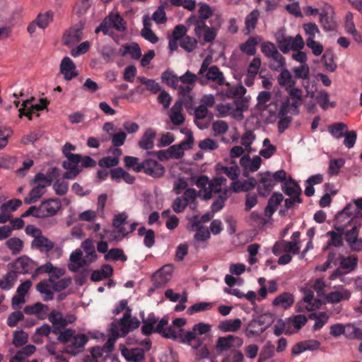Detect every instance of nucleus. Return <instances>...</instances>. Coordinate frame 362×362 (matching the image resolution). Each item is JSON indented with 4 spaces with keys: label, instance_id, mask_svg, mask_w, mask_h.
Returning a JSON list of instances; mask_svg holds the SVG:
<instances>
[{
    "label": "nucleus",
    "instance_id": "obj_29",
    "mask_svg": "<svg viewBox=\"0 0 362 362\" xmlns=\"http://www.w3.org/2000/svg\"><path fill=\"white\" fill-rule=\"evenodd\" d=\"M119 52L122 57L129 54L131 56V58L135 60H138L141 57V48L137 42L122 45L119 49Z\"/></svg>",
    "mask_w": 362,
    "mask_h": 362
},
{
    "label": "nucleus",
    "instance_id": "obj_54",
    "mask_svg": "<svg viewBox=\"0 0 362 362\" xmlns=\"http://www.w3.org/2000/svg\"><path fill=\"white\" fill-rule=\"evenodd\" d=\"M228 197V190L226 189L223 192H222L218 198L212 203L211 209V211L215 213L221 210L224 205L225 202L227 200Z\"/></svg>",
    "mask_w": 362,
    "mask_h": 362
},
{
    "label": "nucleus",
    "instance_id": "obj_7",
    "mask_svg": "<svg viewBox=\"0 0 362 362\" xmlns=\"http://www.w3.org/2000/svg\"><path fill=\"white\" fill-rule=\"evenodd\" d=\"M64 155L66 160L62 163V167L67 171L63 175L64 179L74 180L81 172V168L78 165L81 160V155L66 153Z\"/></svg>",
    "mask_w": 362,
    "mask_h": 362
},
{
    "label": "nucleus",
    "instance_id": "obj_32",
    "mask_svg": "<svg viewBox=\"0 0 362 362\" xmlns=\"http://www.w3.org/2000/svg\"><path fill=\"white\" fill-rule=\"evenodd\" d=\"M282 191L288 197L300 196L302 189L296 181L290 177L288 180L284 181Z\"/></svg>",
    "mask_w": 362,
    "mask_h": 362
},
{
    "label": "nucleus",
    "instance_id": "obj_56",
    "mask_svg": "<svg viewBox=\"0 0 362 362\" xmlns=\"http://www.w3.org/2000/svg\"><path fill=\"white\" fill-rule=\"evenodd\" d=\"M259 325L265 327V330L274 322V315L270 313L258 315L255 318Z\"/></svg>",
    "mask_w": 362,
    "mask_h": 362
},
{
    "label": "nucleus",
    "instance_id": "obj_48",
    "mask_svg": "<svg viewBox=\"0 0 362 362\" xmlns=\"http://www.w3.org/2000/svg\"><path fill=\"white\" fill-rule=\"evenodd\" d=\"M257 44V41L255 37H250L249 39L240 46V49L247 55L252 56L256 53L255 46Z\"/></svg>",
    "mask_w": 362,
    "mask_h": 362
},
{
    "label": "nucleus",
    "instance_id": "obj_58",
    "mask_svg": "<svg viewBox=\"0 0 362 362\" xmlns=\"http://www.w3.org/2000/svg\"><path fill=\"white\" fill-rule=\"evenodd\" d=\"M52 333V327L48 324H43L41 327H37L34 334V340L36 342H39V337H47L49 338V334Z\"/></svg>",
    "mask_w": 362,
    "mask_h": 362
},
{
    "label": "nucleus",
    "instance_id": "obj_19",
    "mask_svg": "<svg viewBox=\"0 0 362 362\" xmlns=\"http://www.w3.org/2000/svg\"><path fill=\"white\" fill-rule=\"evenodd\" d=\"M262 163V158L259 156L251 158L250 156H243L240 160V165L243 168V175L247 177L249 173L257 171Z\"/></svg>",
    "mask_w": 362,
    "mask_h": 362
},
{
    "label": "nucleus",
    "instance_id": "obj_34",
    "mask_svg": "<svg viewBox=\"0 0 362 362\" xmlns=\"http://www.w3.org/2000/svg\"><path fill=\"white\" fill-rule=\"evenodd\" d=\"M128 216L125 212L120 213L115 216L112 225L115 228L117 233L121 234V239L127 236L126 228L124 226L127 223Z\"/></svg>",
    "mask_w": 362,
    "mask_h": 362
},
{
    "label": "nucleus",
    "instance_id": "obj_20",
    "mask_svg": "<svg viewBox=\"0 0 362 362\" xmlns=\"http://www.w3.org/2000/svg\"><path fill=\"white\" fill-rule=\"evenodd\" d=\"M300 249V245H298L295 242L282 240L281 242H276L274 245L272 252L276 256L283 252H286V254L292 253L293 255H297L299 253Z\"/></svg>",
    "mask_w": 362,
    "mask_h": 362
},
{
    "label": "nucleus",
    "instance_id": "obj_23",
    "mask_svg": "<svg viewBox=\"0 0 362 362\" xmlns=\"http://www.w3.org/2000/svg\"><path fill=\"white\" fill-rule=\"evenodd\" d=\"M33 262L27 257H18L15 262L11 264L13 272L16 274H27L33 269Z\"/></svg>",
    "mask_w": 362,
    "mask_h": 362
},
{
    "label": "nucleus",
    "instance_id": "obj_8",
    "mask_svg": "<svg viewBox=\"0 0 362 362\" xmlns=\"http://www.w3.org/2000/svg\"><path fill=\"white\" fill-rule=\"evenodd\" d=\"M339 267L332 272L331 279H336L354 271L358 264V258L354 255L344 257L339 255Z\"/></svg>",
    "mask_w": 362,
    "mask_h": 362
},
{
    "label": "nucleus",
    "instance_id": "obj_18",
    "mask_svg": "<svg viewBox=\"0 0 362 362\" xmlns=\"http://www.w3.org/2000/svg\"><path fill=\"white\" fill-rule=\"evenodd\" d=\"M246 93V88L241 84L238 86H230L226 83V88L225 90V95L228 98H233L235 100L236 109L242 110V102L238 100L241 99Z\"/></svg>",
    "mask_w": 362,
    "mask_h": 362
},
{
    "label": "nucleus",
    "instance_id": "obj_40",
    "mask_svg": "<svg viewBox=\"0 0 362 362\" xmlns=\"http://www.w3.org/2000/svg\"><path fill=\"white\" fill-rule=\"evenodd\" d=\"M351 297V292L348 290L335 291L330 292L327 296V300L328 302L332 303H339L343 300H349Z\"/></svg>",
    "mask_w": 362,
    "mask_h": 362
},
{
    "label": "nucleus",
    "instance_id": "obj_26",
    "mask_svg": "<svg viewBox=\"0 0 362 362\" xmlns=\"http://www.w3.org/2000/svg\"><path fill=\"white\" fill-rule=\"evenodd\" d=\"M171 276V270L168 266L162 267L157 271L153 276V284L156 288H161L164 286L169 281Z\"/></svg>",
    "mask_w": 362,
    "mask_h": 362
},
{
    "label": "nucleus",
    "instance_id": "obj_55",
    "mask_svg": "<svg viewBox=\"0 0 362 362\" xmlns=\"http://www.w3.org/2000/svg\"><path fill=\"white\" fill-rule=\"evenodd\" d=\"M49 282L51 284L52 289L57 292L66 289L71 284L70 278H64L58 281H56L54 279H49Z\"/></svg>",
    "mask_w": 362,
    "mask_h": 362
},
{
    "label": "nucleus",
    "instance_id": "obj_41",
    "mask_svg": "<svg viewBox=\"0 0 362 362\" xmlns=\"http://www.w3.org/2000/svg\"><path fill=\"white\" fill-rule=\"evenodd\" d=\"M278 82L280 86H285L286 89L291 88L296 84V81L288 69H281L278 76Z\"/></svg>",
    "mask_w": 362,
    "mask_h": 362
},
{
    "label": "nucleus",
    "instance_id": "obj_51",
    "mask_svg": "<svg viewBox=\"0 0 362 362\" xmlns=\"http://www.w3.org/2000/svg\"><path fill=\"white\" fill-rule=\"evenodd\" d=\"M36 288L38 292L41 294H45V296L43 297L44 301L51 300L54 298V295L52 291L50 289V286L45 281H41L37 284Z\"/></svg>",
    "mask_w": 362,
    "mask_h": 362
},
{
    "label": "nucleus",
    "instance_id": "obj_6",
    "mask_svg": "<svg viewBox=\"0 0 362 362\" xmlns=\"http://www.w3.org/2000/svg\"><path fill=\"white\" fill-rule=\"evenodd\" d=\"M85 24L86 21L81 20L77 24L66 30L62 38L63 45L72 47L79 42L83 38V30L85 28Z\"/></svg>",
    "mask_w": 362,
    "mask_h": 362
},
{
    "label": "nucleus",
    "instance_id": "obj_28",
    "mask_svg": "<svg viewBox=\"0 0 362 362\" xmlns=\"http://www.w3.org/2000/svg\"><path fill=\"white\" fill-rule=\"evenodd\" d=\"M283 200L284 196L281 193L274 192L269 199L267 205L264 209L265 216L270 218Z\"/></svg>",
    "mask_w": 362,
    "mask_h": 362
},
{
    "label": "nucleus",
    "instance_id": "obj_22",
    "mask_svg": "<svg viewBox=\"0 0 362 362\" xmlns=\"http://www.w3.org/2000/svg\"><path fill=\"white\" fill-rule=\"evenodd\" d=\"M320 342L315 339H308L296 344L291 350L293 355H298L305 351H315L320 349Z\"/></svg>",
    "mask_w": 362,
    "mask_h": 362
},
{
    "label": "nucleus",
    "instance_id": "obj_45",
    "mask_svg": "<svg viewBox=\"0 0 362 362\" xmlns=\"http://www.w3.org/2000/svg\"><path fill=\"white\" fill-rule=\"evenodd\" d=\"M265 331V327L259 325L255 318H253L247 325L246 335L247 337L259 336Z\"/></svg>",
    "mask_w": 362,
    "mask_h": 362
},
{
    "label": "nucleus",
    "instance_id": "obj_53",
    "mask_svg": "<svg viewBox=\"0 0 362 362\" xmlns=\"http://www.w3.org/2000/svg\"><path fill=\"white\" fill-rule=\"evenodd\" d=\"M310 317L315 320V322L313 325V330L315 331L320 329L327 322L329 318L328 315L325 312L320 313L319 315L313 313L310 315Z\"/></svg>",
    "mask_w": 362,
    "mask_h": 362
},
{
    "label": "nucleus",
    "instance_id": "obj_9",
    "mask_svg": "<svg viewBox=\"0 0 362 362\" xmlns=\"http://www.w3.org/2000/svg\"><path fill=\"white\" fill-rule=\"evenodd\" d=\"M346 226V225H339L338 223L334 224L333 227L335 230H329L326 233V236L329 237V239L326 245L323 247V251L329 250L331 247L339 248L344 246Z\"/></svg>",
    "mask_w": 362,
    "mask_h": 362
},
{
    "label": "nucleus",
    "instance_id": "obj_36",
    "mask_svg": "<svg viewBox=\"0 0 362 362\" xmlns=\"http://www.w3.org/2000/svg\"><path fill=\"white\" fill-rule=\"evenodd\" d=\"M156 132L153 129H148L139 141V146L144 150H151L154 146L153 140L156 137Z\"/></svg>",
    "mask_w": 362,
    "mask_h": 362
},
{
    "label": "nucleus",
    "instance_id": "obj_5",
    "mask_svg": "<svg viewBox=\"0 0 362 362\" xmlns=\"http://www.w3.org/2000/svg\"><path fill=\"white\" fill-rule=\"evenodd\" d=\"M276 40L279 49L284 54L288 53L290 50L302 49L305 46V42L300 34L293 37L285 35L284 33H278Z\"/></svg>",
    "mask_w": 362,
    "mask_h": 362
},
{
    "label": "nucleus",
    "instance_id": "obj_14",
    "mask_svg": "<svg viewBox=\"0 0 362 362\" xmlns=\"http://www.w3.org/2000/svg\"><path fill=\"white\" fill-rule=\"evenodd\" d=\"M199 81L202 85L214 82L218 85H223L225 78L220 69H199Z\"/></svg>",
    "mask_w": 362,
    "mask_h": 362
},
{
    "label": "nucleus",
    "instance_id": "obj_59",
    "mask_svg": "<svg viewBox=\"0 0 362 362\" xmlns=\"http://www.w3.org/2000/svg\"><path fill=\"white\" fill-rule=\"evenodd\" d=\"M334 52L331 49H327L325 50L322 57V61L325 68H337V65L334 62Z\"/></svg>",
    "mask_w": 362,
    "mask_h": 362
},
{
    "label": "nucleus",
    "instance_id": "obj_63",
    "mask_svg": "<svg viewBox=\"0 0 362 362\" xmlns=\"http://www.w3.org/2000/svg\"><path fill=\"white\" fill-rule=\"evenodd\" d=\"M152 19L157 24H163L167 21L165 8L163 5L159 6L158 9L153 13L152 16Z\"/></svg>",
    "mask_w": 362,
    "mask_h": 362
},
{
    "label": "nucleus",
    "instance_id": "obj_64",
    "mask_svg": "<svg viewBox=\"0 0 362 362\" xmlns=\"http://www.w3.org/2000/svg\"><path fill=\"white\" fill-rule=\"evenodd\" d=\"M24 319V315L22 312L16 310L11 313L7 318V325L13 327L17 325L18 322L22 321Z\"/></svg>",
    "mask_w": 362,
    "mask_h": 362
},
{
    "label": "nucleus",
    "instance_id": "obj_38",
    "mask_svg": "<svg viewBox=\"0 0 362 362\" xmlns=\"http://www.w3.org/2000/svg\"><path fill=\"white\" fill-rule=\"evenodd\" d=\"M242 325V322L239 318L234 320H226L220 322L218 328L222 332H236Z\"/></svg>",
    "mask_w": 362,
    "mask_h": 362
},
{
    "label": "nucleus",
    "instance_id": "obj_16",
    "mask_svg": "<svg viewBox=\"0 0 362 362\" xmlns=\"http://www.w3.org/2000/svg\"><path fill=\"white\" fill-rule=\"evenodd\" d=\"M60 207L61 204L57 199L43 201L39 206L40 212L36 216L37 218L52 216L57 214Z\"/></svg>",
    "mask_w": 362,
    "mask_h": 362
},
{
    "label": "nucleus",
    "instance_id": "obj_61",
    "mask_svg": "<svg viewBox=\"0 0 362 362\" xmlns=\"http://www.w3.org/2000/svg\"><path fill=\"white\" fill-rule=\"evenodd\" d=\"M180 44L183 49L190 52L197 47V40L194 37L186 35L180 40Z\"/></svg>",
    "mask_w": 362,
    "mask_h": 362
},
{
    "label": "nucleus",
    "instance_id": "obj_30",
    "mask_svg": "<svg viewBox=\"0 0 362 362\" xmlns=\"http://www.w3.org/2000/svg\"><path fill=\"white\" fill-rule=\"evenodd\" d=\"M31 245L33 248L38 249L42 252H48L54 248V243L41 235L34 238Z\"/></svg>",
    "mask_w": 362,
    "mask_h": 362
},
{
    "label": "nucleus",
    "instance_id": "obj_52",
    "mask_svg": "<svg viewBox=\"0 0 362 362\" xmlns=\"http://www.w3.org/2000/svg\"><path fill=\"white\" fill-rule=\"evenodd\" d=\"M53 15L52 11H48L44 14L39 13L35 21L37 26L45 28L53 21Z\"/></svg>",
    "mask_w": 362,
    "mask_h": 362
},
{
    "label": "nucleus",
    "instance_id": "obj_46",
    "mask_svg": "<svg viewBox=\"0 0 362 362\" xmlns=\"http://www.w3.org/2000/svg\"><path fill=\"white\" fill-rule=\"evenodd\" d=\"M346 332L344 336L349 339H362V329L352 324L345 325Z\"/></svg>",
    "mask_w": 362,
    "mask_h": 362
},
{
    "label": "nucleus",
    "instance_id": "obj_10",
    "mask_svg": "<svg viewBox=\"0 0 362 362\" xmlns=\"http://www.w3.org/2000/svg\"><path fill=\"white\" fill-rule=\"evenodd\" d=\"M360 226V223H354L351 228L344 230V240L353 252L362 250V238L359 237Z\"/></svg>",
    "mask_w": 362,
    "mask_h": 362
},
{
    "label": "nucleus",
    "instance_id": "obj_42",
    "mask_svg": "<svg viewBox=\"0 0 362 362\" xmlns=\"http://www.w3.org/2000/svg\"><path fill=\"white\" fill-rule=\"evenodd\" d=\"M125 167L128 169H132L136 173H141L144 170V161L140 163L137 157L126 156L124 158Z\"/></svg>",
    "mask_w": 362,
    "mask_h": 362
},
{
    "label": "nucleus",
    "instance_id": "obj_4",
    "mask_svg": "<svg viewBox=\"0 0 362 362\" xmlns=\"http://www.w3.org/2000/svg\"><path fill=\"white\" fill-rule=\"evenodd\" d=\"M52 182V179L43 173H37L32 181V184L37 185L31 189L28 196L25 198L24 202L27 204L35 203L45 193L46 187L50 186Z\"/></svg>",
    "mask_w": 362,
    "mask_h": 362
},
{
    "label": "nucleus",
    "instance_id": "obj_39",
    "mask_svg": "<svg viewBox=\"0 0 362 362\" xmlns=\"http://www.w3.org/2000/svg\"><path fill=\"white\" fill-rule=\"evenodd\" d=\"M320 23L325 31H333L337 28L333 16H329L328 12L324 10L320 13Z\"/></svg>",
    "mask_w": 362,
    "mask_h": 362
},
{
    "label": "nucleus",
    "instance_id": "obj_37",
    "mask_svg": "<svg viewBox=\"0 0 362 362\" xmlns=\"http://www.w3.org/2000/svg\"><path fill=\"white\" fill-rule=\"evenodd\" d=\"M293 296L290 293L285 292L276 296L272 303L274 306H280L284 309H288L293 304Z\"/></svg>",
    "mask_w": 362,
    "mask_h": 362
},
{
    "label": "nucleus",
    "instance_id": "obj_31",
    "mask_svg": "<svg viewBox=\"0 0 362 362\" xmlns=\"http://www.w3.org/2000/svg\"><path fill=\"white\" fill-rule=\"evenodd\" d=\"M221 18L219 16H216L214 18L210 20L212 25L211 28H206L204 33V40L206 42H211L216 37V30L220 28Z\"/></svg>",
    "mask_w": 362,
    "mask_h": 362
},
{
    "label": "nucleus",
    "instance_id": "obj_27",
    "mask_svg": "<svg viewBox=\"0 0 362 362\" xmlns=\"http://www.w3.org/2000/svg\"><path fill=\"white\" fill-rule=\"evenodd\" d=\"M209 113L208 109L204 105H199L194 110V123L200 129L208 128L209 125V121H204Z\"/></svg>",
    "mask_w": 362,
    "mask_h": 362
},
{
    "label": "nucleus",
    "instance_id": "obj_60",
    "mask_svg": "<svg viewBox=\"0 0 362 362\" xmlns=\"http://www.w3.org/2000/svg\"><path fill=\"white\" fill-rule=\"evenodd\" d=\"M110 16H112V17L111 24L113 28L118 31H124L126 30V23L118 13L116 14L111 13H110Z\"/></svg>",
    "mask_w": 362,
    "mask_h": 362
},
{
    "label": "nucleus",
    "instance_id": "obj_43",
    "mask_svg": "<svg viewBox=\"0 0 362 362\" xmlns=\"http://www.w3.org/2000/svg\"><path fill=\"white\" fill-rule=\"evenodd\" d=\"M182 105L176 103L171 109L170 115L172 122L177 126L182 124L185 121V117L181 113Z\"/></svg>",
    "mask_w": 362,
    "mask_h": 362
},
{
    "label": "nucleus",
    "instance_id": "obj_24",
    "mask_svg": "<svg viewBox=\"0 0 362 362\" xmlns=\"http://www.w3.org/2000/svg\"><path fill=\"white\" fill-rule=\"evenodd\" d=\"M120 351L122 355L128 361L140 362L144 358V350L141 348L128 349L121 345Z\"/></svg>",
    "mask_w": 362,
    "mask_h": 362
},
{
    "label": "nucleus",
    "instance_id": "obj_1",
    "mask_svg": "<svg viewBox=\"0 0 362 362\" xmlns=\"http://www.w3.org/2000/svg\"><path fill=\"white\" fill-rule=\"evenodd\" d=\"M88 340V336L77 333L74 329H66L57 337V341L64 344L63 352L72 356L81 353Z\"/></svg>",
    "mask_w": 362,
    "mask_h": 362
},
{
    "label": "nucleus",
    "instance_id": "obj_15",
    "mask_svg": "<svg viewBox=\"0 0 362 362\" xmlns=\"http://www.w3.org/2000/svg\"><path fill=\"white\" fill-rule=\"evenodd\" d=\"M47 318L52 323V333L59 336L66 329V320L62 313L52 310L47 315Z\"/></svg>",
    "mask_w": 362,
    "mask_h": 362
},
{
    "label": "nucleus",
    "instance_id": "obj_50",
    "mask_svg": "<svg viewBox=\"0 0 362 362\" xmlns=\"http://www.w3.org/2000/svg\"><path fill=\"white\" fill-rule=\"evenodd\" d=\"M233 335L219 337L216 341V349L218 352L228 351L232 348Z\"/></svg>",
    "mask_w": 362,
    "mask_h": 362
},
{
    "label": "nucleus",
    "instance_id": "obj_21",
    "mask_svg": "<svg viewBox=\"0 0 362 362\" xmlns=\"http://www.w3.org/2000/svg\"><path fill=\"white\" fill-rule=\"evenodd\" d=\"M143 325L141 326V333L145 336H149L155 332L154 325L158 322V318L156 317L153 313H151L145 317L144 312L140 313Z\"/></svg>",
    "mask_w": 362,
    "mask_h": 362
},
{
    "label": "nucleus",
    "instance_id": "obj_33",
    "mask_svg": "<svg viewBox=\"0 0 362 362\" xmlns=\"http://www.w3.org/2000/svg\"><path fill=\"white\" fill-rule=\"evenodd\" d=\"M257 186V181L253 177H249L244 181H234L233 182V190L235 192H249Z\"/></svg>",
    "mask_w": 362,
    "mask_h": 362
},
{
    "label": "nucleus",
    "instance_id": "obj_12",
    "mask_svg": "<svg viewBox=\"0 0 362 362\" xmlns=\"http://www.w3.org/2000/svg\"><path fill=\"white\" fill-rule=\"evenodd\" d=\"M355 206L351 204H348L341 211L337 213L335 216L336 221L339 223L342 221V218L344 215L348 218H351L347 223L349 224L353 221L354 218L362 217V198L354 200Z\"/></svg>",
    "mask_w": 362,
    "mask_h": 362
},
{
    "label": "nucleus",
    "instance_id": "obj_62",
    "mask_svg": "<svg viewBox=\"0 0 362 362\" xmlns=\"http://www.w3.org/2000/svg\"><path fill=\"white\" fill-rule=\"evenodd\" d=\"M28 335L23 331H16L13 334V344L15 346L19 347L25 344L28 341Z\"/></svg>",
    "mask_w": 362,
    "mask_h": 362
},
{
    "label": "nucleus",
    "instance_id": "obj_57",
    "mask_svg": "<svg viewBox=\"0 0 362 362\" xmlns=\"http://www.w3.org/2000/svg\"><path fill=\"white\" fill-rule=\"evenodd\" d=\"M6 244L13 255L19 253L23 246V241L18 238H11L6 241Z\"/></svg>",
    "mask_w": 362,
    "mask_h": 362
},
{
    "label": "nucleus",
    "instance_id": "obj_13",
    "mask_svg": "<svg viewBox=\"0 0 362 362\" xmlns=\"http://www.w3.org/2000/svg\"><path fill=\"white\" fill-rule=\"evenodd\" d=\"M197 194L194 188H188L184 192V195L177 197L172 205V208L175 213L182 212L188 206L189 203L196 200Z\"/></svg>",
    "mask_w": 362,
    "mask_h": 362
},
{
    "label": "nucleus",
    "instance_id": "obj_3",
    "mask_svg": "<svg viewBox=\"0 0 362 362\" xmlns=\"http://www.w3.org/2000/svg\"><path fill=\"white\" fill-rule=\"evenodd\" d=\"M131 312V309L128 308L119 321L112 323L111 331L113 336L124 337L130 331L139 327L140 321L136 317H132Z\"/></svg>",
    "mask_w": 362,
    "mask_h": 362
},
{
    "label": "nucleus",
    "instance_id": "obj_35",
    "mask_svg": "<svg viewBox=\"0 0 362 362\" xmlns=\"http://www.w3.org/2000/svg\"><path fill=\"white\" fill-rule=\"evenodd\" d=\"M260 13L257 9H254L245 17V35H250L257 26Z\"/></svg>",
    "mask_w": 362,
    "mask_h": 362
},
{
    "label": "nucleus",
    "instance_id": "obj_17",
    "mask_svg": "<svg viewBox=\"0 0 362 362\" xmlns=\"http://www.w3.org/2000/svg\"><path fill=\"white\" fill-rule=\"evenodd\" d=\"M142 172L152 177L158 178L164 175L165 170L158 161L147 158L144 160V170Z\"/></svg>",
    "mask_w": 362,
    "mask_h": 362
},
{
    "label": "nucleus",
    "instance_id": "obj_44",
    "mask_svg": "<svg viewBox=\"0 0 362 362\" xmlns=\"http://www.w3.org/2000/svg\"><path fill=\"white\" fill-rule=\"evenodd\" d=\"M105 259L106 261L120 260L124 262L127 260V257L124 254V252L122 249L112 248L105 255Z\"/></svg>",
    "mask_w": 362,
    "mask_h": 362
},
{
    "label": "nucleus",
    "instance_id": "obj_11",
    "mask_svg": "<svg viewBox=\"0 0 362 362\" xmlns=\"http://www.w3.org/2000/svg\"><path fill=\"white\" fill-rule=\"evenodd\" d=\"M261 51L272 63L276 64V68L285 67V58L279 52L274 43L270 42H264L261 45Z\"/></svg>",
    "mask_w": 362,
    "mask_h": 362
},
{
    "label": "nucleus",
    "instance_id": "obj_2",
    "mask_svg": "<svg viewBox=\"0 0 362 362\" xmlns=\"http://www.w3.org/2000/svg\"><path fill=\"white\" fill-rule=\"evenodd\" d=\"M257 176V192L262 197H267L278 182H283L286 180V173L284 170H277L274 173L270 171L260 172Z\"/></svg>",
    "mask_w": 362,
    "mask_h": 362
},
{
    "label": "nucleus",
    "instance_id": "obj_49",
    "mask_svg": "<svg viewBox=\"0 0 362 362\" xmlns=\"http://www.w3.org/2000/svg\"><path fill=\"white\" fill-rule=\"evenodd\" d=\"M17 275L13 271L8 272L3 279L0 280V287L1 289L8 291L13 288L16 281Z\"/></svg>",
    "mask_w": 362,
    "mask_h": 362
},
{
    "label": "nucleus",
    "instance_id": "obj_25",
    "mask_svg": "<svg viewBox=\"0 0 362 362\" xmlns=\"http://www.w3.org/2000/svg\"><path fill=\"white\" fill-rule=\"evenodd\" d=\"M48 305L37 302L33 305H26L23 312L27 315H35L40 320H45L47 317Z\"/></svg>",
    "mask_w": 362,
    "mask_h": 362
},
{
    "label": "nucleus",
    "instance_id": "obj_47",
    "mask_svg": "<svg viewBox=\"0 0 362 362\" xmlns=\"http://www.w3.org/2000/svg\"><path fill=\"white\" fill-rule=\"evenodd\" d=\"M347 125L343 122L334 123L329 127V133L336 139H340L345 134L347 130Z\"/></svg>",
    "mask_w": 362,
    "mask_h": 362
}]
</instances>
